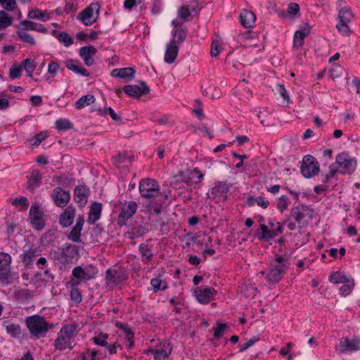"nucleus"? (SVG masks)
Instances as JSON below:
<instances>
[{"label":"nucleus","instance_id":"nucleus-1","mask_svg":"<svg viewBox=\"0 0 360 360\" xmlns=\"http://www.w3.org/2000/svg\"><path fill=\"white\" fill-rule=\"evenodd\" d=\"M139 188L141 196L149 200L147 210L150 214H159L167 200V195L160 192L158 181L149 178L143 179L140 181Z\"/></svg>","mask_w":360,"mask_h":360},{"label":"nucleus","instance_id":"nucleus-2","mask_svg":"<svg viewBox=\"0 0 360 360\" xmlns=\"http://www.w3.org/2000/svg\"><path fill=\"white\" fill-rule=\"evenodd\" d=\"M290 256L288 254L278 255L269 263L266 280L269 284H276L283 277L290 265Z\"/></svg>","mask_w":360,"mask_h":360},{"label":"nucleus","instance_id":"nucleus-3","mask_svg":"<svg viewBox=\"0 0 360 360\" xmlns=\"http://www.w3.org/2000/svg\"><path fill=\"white\" fill-rule=\"evenodd\" d=\"M25 321L31 335L37 339L54 328L53 323L47 322L44 316L37 314L27 316Z\"/></svg>","mask_w":360,"mask_h":360},{"label":"nucleus","instance_id":"nucleus-4","mask_svg":"<svg viewBox=\"0 0 360 360\" xmlns=\"http://www.w3.org/2000/svg\"><path fill=\"white\" fill-rule=\"evenodd\" d=\"M291 217L297 224V227L303 229L311 222L314 215V211L306 205H297L293 207L290 212Z\"/></svg>","mask_w":360,"mask_h":360},{"label":"nucleus","instance_id":"nucleus-5","mask_svg":"<svg viewBox=\"0 0 360 360\" xmlns=\"http://www.w3.org/2000/svg\"><path fill=\"white\" fill-rule=\"evenodd\" d=\"M261 234L258 237L259 240L269 241L278 235L283 233V224L276 221L275 219L269 220L268 225L262 224L260 225Z\"/></svg>","mask_w":360,"mask_h":360},{"label":"nucleus","instance_id":"nucleus-6","mask_svg":"<svg viewBox=\"0 0 360 360\" xmlns=\"http://www.w3.org/2000/svg\"><path fill=\"white\" fill-rule=\"evenodd\" d=\"M340 354H352L360 350V337L353 335L352 339L342 337L335 347Z\"/></svg>","mask_w":360,"mask_h":360},{"label":"nucleus","instance_id":"nucleus-7","mask_svg":"<svg viewBox=\"0 0 360 360\" xmlns=\"http://www.w3.org/2000/svg\"><path fill=\"white\" fill-rule=\"evenodd\" d=\"M138 209V205L134 201L125 202L119 213L117 224L122 227L126 226L129 220L134 215Z\"/></svg>","mask_w":360,"mask_h":360},{"label":"nucleus","instance_id":"nucleus-8","mask_svg":"<svg viewBox=\"0 0 360 360\" xmlns=\"http://www.w3.org/2000/svg\"><path fill=\"white\" fill-rule=\"evenodd\" d=\"M335 164L338 168V173L349 174L355 169L356 161L347 153H342L337 155Z\"/></svg>","mask_w":360,"mask_h":360},{"label":"nucleus","instance_id":"nucleus-9","mask_svg":"<svg viewBox=\"0 0 360 360\" xmlns=\"http://www.w3.org/2000/svg\"><path fill=\"white\" fill-rule=\"evenodd\" d=\"M319 172V164L312 155H305L302 162L301 173L305 178L316 176Z\"/></svg>","mask_w":360,"mask_h":360},{"label":"nucleus","instance_id":"nucleus-10","mask_svg":"<svg viewBox=\"0 0 360 360\" xmlns=\"http://www.w3.org/2000/svg\"><path fill=\"white\" fill-rule=\"evenodd\" d=\"M99 6L98 4H91L85 9L78 13L77 18L85 25H91L98 18Z\"/></svg>","mask_w":360,"mask_h":360},{"label":"nucleus","instance_id":"nucleus-11","mask_svg":"<svg viewBox=\"0 0 360 360\" xmlns=\"http://www.w3.org/2000/svg\"><path fill=\"white\" fill-rule=\"evenodd\" d=\"M352 18L353 14L349 7H345L340 10L338 13L339 22L336 27L342 35L347 36L350 34L351 31L348 23Z\"/></svg>","mask_w":360,"mask_h":360},{"label":"nucleus","instance_id":"nucleus-12","mask_svg":"<svg viewBox=\"0 0 360 360\" xmlns=\"http://www.w3.org/2000/svg\"><path fill=\"white\" fill-rule=\"evenodd\" d=\"M97 273L96 268L92 264L86 265L84 267L77 266L72 271V276L81 279V281L84 283L94 278Z\"/></svg>","mask_w":360,"mask_h":360},{"label":"nucleus","instance_id":"nucleus-13","mask_svg":"<svg viewBox=\"0 0 360 360\" xmlns=\"http://www.w3.org/2000/svg\"><path fill=\"white\" fill-rule=\"evenodd\" d=\"M127 278V274L122 269H110L106 271L105 281L108 286L114 287L121 282L126 281Z\"/></svg>","mask_w":360,"mask_h":360},{"label":"nucleus","instance_id":"nucleus-14","mask_svg":"<svg viewBox=\"0 0 360 360\" xmlns=\"http://www.w3.org/2000/svg\"><path fill=\"white\" fill-rule=\"evenodd\" d=\"M216 295L217 290L210 286L202 285L195 290V296L202 304H207Z\"/></svg>","mask_w":360,"mask_h":360},{"label":"nucleus","instance_id":"nucleus-15","mask_svg":"<svg viewBox=\"0 0 360 360\" xmlns=\"http://www.w3.org/2000/svg\"><path fill=\"white\" fill-rule=\"evenodd\" d=\"M124 92L133 98H140L142 95L148 94L149 86L144 82H141L140 85H126L123 87Z\"/></svg>","mask_w":360,"mask_h":360},{"label":"nucleus","instance_id":"nucleus-16","mask_svg":"<svg viewBox=\"0 0 360 360\" xmlns=\"http://www.w3.org/2000/svg\"><path fill=\"white\" fill-rule=\"evenodd\" d=\"M51 198L58 207H64L67 205L70 199V194L68 191L58 186L53 190Z\"/></svg>","mask_w":360,"mask_h":360},{"label":"nucleus","instance_id":"nucleus-17","mask_svg":"<svg viewBox=\"0 0 360 360\" xmlns=\"http://www.w3.org/2000/svg\"><path fill=\"white\" fill-rule=\"evenodd\" d=\"M30 220L32 226L37 230H41L44 226L42 214L37 205H32L30 209Z\"/></svg>","mask_w":360,"mask_h":360},{"label":"nucleus","instance_id":"nucleus-18","mask_svg":"<svg viewBox=\"0 0 360 360\" xmlns=\"http://www.w3.org/2000/svg\"><path fill=\"white\" fill-rule=\"evenodd\" d=\"M75 208L68 206L59 217V223L63 228H68L73 224L75 217Z\"/></svg>","mask_w":360,"mask_h":360},{"label":"nucleus","instance_id":"nucleus-19","mask_svg":"<svg viewBox=\"0 0 360 360\" xmlns=\"http://www.w3.org/2000/svg\"><path fill=\"white\" fill-rule=\"evenodd\" d=\"M89 194L90 190L87 186H77L74 191V199L82 207L86 204Z\"/></svg>","mask_w":360,"mask_h":360},{"label":"nucleus","instance_id":"nucleus-20","mask_svg":"<svg viewBox=\"0 0 360 360\" xmlns=\"http://www.w3.org/2000/svg\"><path fill=\"white\" fill-rule=\"evenodd\" d=\"M172 351V347L167 340L161 342L155 347V360H166Z\"/></svg>","mask_w":360,"mask_h":360},{"label":"nucleus","instance_id":"nucleus-21","mask_svg":"<svg viewBox=\"0 0 360 360\" xmlns=\"http://www.w3.org/2000/svg\"><path fill=\"white\" fill-rule=\"evenodd\" d=\"M27 188L31 192L34 191L41 184L42 174L37 169L31 172L30 176H27Z\"/></svg>","mask_w":360,"mask_h":360},{"label":"nucleus","instance_id":"nucleus-22","mask_svg":"<svg viewBox=\"0 0 360 360\" xmlns=\"http://www.w3.org/2000/svg\"><path fill=\"white\" fill-rule=\"evenodd\" d=\"M84 224V215H80L77 219L76 224L72 227L71 231L68 235V238L75 243H78L81 241V232L83 229V226Z\"/></svg>","mask_w":360,"mask_h":360},{"label":"nucleus","instance_id":"nucleus-23","mask_svg":"<svg viewBox=\"0 0 360 360\" xmlns=\"http://www.w3.org/2000/svg\"><path fill=\"white\" fill-rule=\"evenodd\" d=\"M37 257V248H30L27 251H25L20 255V257L22 264L26 269H30L33 267L34 261Z\"/></svg>","mask_w":360,"mask_h":360},{"label":"nucleus","instance_id":"nucleus-24","mask_svg":"<svg viewBox=\"0 0 360 360\" xmlns=\"http://www.w3.org/2000/svg\"><path fill=\"white\" fill-rule=\"evenodd\" d=\"M76 253L77 250L75 247L68 245L61 250L57 259L62 264H68L72 262Z\"/></svg>","mask_w":360,"mask_h":360},{"label":"nucleus","instance_id":"nucleus-25","mask_svg":"<svg viewBox=\"0 0 360 360\" xmlns=\"http://www.w3.org/2000/svg\"><path fill=\"white\" fill-rule=\"evenodd\" d=\"M179 46L172 42H169L166 45L164 60L166 63H173L179 53Z\"/></svg>","mask_w":360,"mask_h":360},{"label":"nucleus","instance_id":"nucleus-26","mask_svg":"<svg viewBox=\"0 0 360 360\" xmlns=\"http://www.w3.org/2000/svg\"><path fill=\"white\" fill-rule=\"evenodd\" d=\"M102 210V204L94 202L90 206V210L89 212V216L87 219V222L89 224H94L96 221H98L101 214Z\"/></svg>","mask_w":360,"mask_h":360},{"label":"nucleus","instance_id":"nucleus-27","mask_svg":"<svg viewBox=\"0 0 360 360\" xmlns=\"http://www.w3.org/2000/svg\"><path fill=\"white\" fill-rule=\"evenodd\" d=\"M240 23L245 27H251L255 22V15L252 11L243 10L240 15Z\"/></svg>","mask_w":360,"mask_h":360},{"label":"nucleus","instance_id":"nucleus-28","mask_svg":"<svg viewBox=\"0 0 360 360\" xmlns=\"http://www.w3.org/2000/svg\"><path fill=\"white\" fill-rule=\"evenodd\" d=\"M229 190V186L226 183L219 181L213 188H211L210 193L213 196V198L219 195H224V199H226V193H228Z\"/></svg>","mask_w":360,"mask_h":360},{"label":"nucleus","instance_id":"nucleus-29","mask_svg":"<svg viewBox=\"0 0 360 360\" xmlns=\"http://www.w3.org/2000/svg\"><path fill=\"white\" fill-rule=\"evenodd\" d=\"M13 282L11 265L0 266V283L3 285H8Z\"/></svg>","mask_w":360,"mask_h":360},{"label":"nucleus","instance_id":"nucleus-30","mask_svg":"<svg viewBox=\"0 0 360 360\" xmlns=\"http://www.w3.org/2000/svg\"><path fill=\"white\" fill-rule=\"evenodd\" d=\"M172 39L170 41L176 45L182 44L186 38L187 30L186 28H176L172 31Z\"/></svg>","mask_w":360,"mask_h":360},{"label":"nucleus","instance_id":"nucleus-31","mask_svg":"<svg viewBox=\"0 0 360 360\" xmlns=\"http://www.w3.org/2000/svg\"><path fill=\"white\" fill-rule=\"evenodd\" d=\"M6 332L13 338H19L21 335V328L19 324L11 323L8 321L4 322Z\"/></svg>","mask_w":360,"mask_h":360},{"label":"nucleus","instance_id":"nucleus-32","mask_svg":"<svg viewBox=\"0 0 360 360\" xmlns=\"http://www.w3.org/2000/svg\"><path fill=\"white\" fill-rule=\"evenodd\" d=\"M310 32L309 26H306L302 30H297L294 35V46H302L304 44V39Z\"/></svg>","mask_w":360,"mask_h":360},{"label":"nucleus","instance_id":"nucleus-33","mask_svg":"<svg viewBox=\"0 0 360 360\" xmlns=\"http://www.w3.org/2000/svg\"><path fill=\"white\" fill-rule=\"evenodd\" d=\"M247 204L249 207H252L255 204L258 206L261 207L263 209H266L270 203L268 200H265L264 198L262 196H250L247 199Z\"/></svg>","mask_w":360,"mask_h":360},{"label":"nucleus","instance_id":"nucleus-34","mask_svg":"<svg viewBox=\"0 0 360 360\" xmlns=\"http://www.w3.org/2000/svg\"><path fill=\"white\" fill-rule=\"evenodd\" d=\"M95 101V98L91 94L82 96L75 102V106L76 109L80 110L86 106L89 105Z\"/></svg>","mask_w":360,"mask_h":360},{"label":"nucleus","instance_id":"nucleus-35","mask_svg":"<svg viewBox=\"0 0 360 360\" xmlns=\"http://www.w3.org/2000/svg\"><path fill=\"white\" fill-rule=\"evenodd\" d=\"M66 68L75 74L81 75L84 77H88L89 75V72L86 68L74 64L72 60H68L66 62Z\"/></svg>","mask_w":360,"mask_h":360},{"label":"nucleus","instance_id":"nucleus-36","mask_svg":"<svg viewBox=\"0 0 360 360\" xmlns=\"http://www.w3.org/2000/svg\"><path fill=\"white\" fill-rule=\"evenodd\" d=\"M139 250L143 260L148 262L151 260L153 257V254L151 251V246L146 243H141L139 246Z\"/></svg>","mask_w":360,"mask_h":360},{"label":"nucleus","instance_id":"nucleus-37","mask_svg":"<svg viewBox=\"0 0 360 360\" xmlns=\"http://www.w3.org/2000/svg\"><path fill=\"white\" fill-rule=\"evenodd\" d=\"M30 19H37L42 21H47L50 18L49 13L40 9H32L27 15Z\"/></svg>","mask_w":360,"mask_h":360},{"label":"nucleus","instance_id":"nucleus-38","mask_svg":"<svg viewBox=\"0 0 360 360\" xmlns=\"http://www.w3.org/2000/svg\"><path fill=\"white\" fill-rule=\"evenodd\" d=\"M77 327L75 325H65L60 329V335L63 336L65 339L70 340L75 335Z\"/></svg>","mask_w":360,"mask_h":360},{"label":"nucleus","instance_id":"nucleus-39","mask_svg":"<svg viewBox=\"0 0 360 360\" xmlns=\"http://www.w3.org/2000/svg\"><path fill=\"white\" fill-rule=\"evenodd\" d=\"M150 285L153 287V291L154 292L164 290L167 288L166 281L162 280L160 277L152 278L150 280Z\"/></svg>","mask_w":360,"mask_h":360},{"label":"nucleus","instance_id":"nucleus-40","mask_svg":"<svg viewBox=\"0 0 360 360\" xmlns=\"http://www.w3.org/2000/svg\"><path fill=\"white\" fill-rule=\"evenodd\" d=\"M13 18L4 11H0V29H6L12 25Z\"/></svg>","mask_w":360,"mask_h":360},{"label":"nucleus","instance_id":"nucleus-41","mask_svg":"<svg viewBox=\"0 0 360 360\" xmlns=\"http://www.w3.org/2000/svg\"><path fill=\"white\" fill-rule=\"evenodd\" d=\"M188 178L187 180H191V182L193 181L198 184L204 178V174L198 168H194L193 169H188Z\"/></svg>","mask_w":360,"mask_h":360},{"label":"nucleus","instance_id":"nucleus-42","mask_svg":"<svg viewBox=\"0 0 360 360\" xmlns=\"http://www.w3.org/2000/svg\"><path fill=\"white\" fill-rule=\"evenodd\" d=\"M348 278L340 271L333 272L329 277V281L334 284L347 282Z\"/></svg>","mask_w":360,"mask_h":360},{"label":"nucleus","instance_id":"nucleus-43","mask_svg":"<svg viewBox=\"0 0 360 360\" xmlns=\"http://www.w3.org/2000/svg\"><path fill=\"white\" fill-rule=\"evenodd\" d=\"M17 35L18 39L25 43L29 44L32 46L35 45L36 44L34 37L24 30L17 31Z\"/></svg>","mask_w":360,"mask_h":360},{"label":"nucleus","instance_id":"nucleus-44","mask_svg":"<svg viewBox=\"0 0 360 360\" xmlns=\"http://www.w3.org/2000/svg\"><path fill=\"white\" fill-rule=\"evenodd\" d=\"M55 124L58 131H66L73 127L72 123L68 119H58L56 121Z\"/></svg>","mask_w":360,"mask_h":360},{"label":"nucleus","instance_id":"nucleus-45","mask_svg":"<svg viewBox=\"0 0 360 360\" xmlns=\"http://www.w3.org/2000/svg\"><path fill=\"white\" fill-rule=\"evenodd\" d=\"M354 285V280H347V282L343 283V285H342L339 290L340 295L342 296H347L352 291Z\"/></svg>","mask_w":360,"mask_h":360},{"label":"nucleus","instance_id":"nucleus-46","mask_svg":"<svg viewBox=\"0 0 360 360\" xmlns=\"http://www.w3.org/2000/svg\"><path fill=\"white\" fill-rule=\"evenodd\" d=\"M96 52L97 49L93 46H83L79 49V55L81 58H93V56L96 55Z\"/></svg>","mask_w":360,"mask_h":360},{"label":"nucleus","instance_id":"nucleus-47","mask_svg":"<svg viewBox=\"0 0 360 360\" xmlns=\"http://www.w3.org/2000/svg\"><path fill=\"white\" fill-rule=\"evenodd\" d=\"M58 40L63 43L66 47L70 46L73 44V39L67 32H60L56 36Z\"/></svg>","mask_w":360,"mask_h":360},{"label":"nucleus","instance_id":"nucleus-48","mask_svg":"<svg viewBox=\"0 0 360 360\" xmlns=\"http://www.w3.org/2000/svg\"><path fill=\"white\" fill-rule=\"evenodd\" d=\"M118 72H120V78L129 80L134 77L135 70L133 68H119Z\"/></svg>","mask_w":360,"mask_h":360},{"label":"nucleus","instance_id":"nucleus-49","mask_svg":"<svg viewBox=\"0 0 360 360\" xmlns=\"http://www.w3.org/2000/svg\"><path fill=\"white\" fill-rule=\"evenodd\" d=\"M70 340L65 339L61 335H58V338L55 340L54 346L56 349L64 350L67 348V345Z\"/></svg>","mask_w":360,"mask_h":360},{"label":"nucleus","instance_id":"nucleus-50","mask_svg":"<svg viewBox=\"0 0 360 360\" xmlns=\"http://www.w3.org/2000/svg\"><path fill=\"white\" fill-rule=\"evenodd\" d=\"M290 200L288 196L281 195L278 199L277 209L281 212H283L288 207Z\"/></svg>","mask_w":360,"mask_h":360},{"label":"nucleus","instance_id":"nucleus-51","mask_svg":"<svg viewBox=\"0 0 360 360\" xmlns=\"http://www.w3.org/2000/svg\"><path fill=\"white\" fill-rule=\"evenodd\" d=\"M127 160L131 161L130 158L127 156V153H120L117 156L112 158L113 164L117 167H120V165L126 162Z\"/></svg>","mask_w":360,"mask_h":360},{"label":"nucleus","instance_id":"nucleus-52","mask_svg":"<svg viewBox=\"0 0 360 360\" xmlns=\"http://www.w3.org/2000/svg\"><path fill=\"white\" fill-rule=\"evenodd\" d=\"M23 64H24L25 70L27 72L28 76L29 77H32V73H33V72L34 71V70L36 68V63H35V62L33 60L30 59V58H26L23 61Z\"/></svg>","mask_w":360,"mask_h":360},{"label":"nucleus","instance_id":"nucleus-53","mask_svg":"<svg viewBox=\"0 0 360 360\" xmlns=\"http://www.w3.org/2000/svg\"><path fill=\"white\" fill-rule=\"evenodd\" d=\"M13 206H20V210H25L28 207V201L25 197L16 198L12 200Z\"/></svg>","mask_w":360,"mask_h":360},{"label":"nucleus","instance_id":"nucleus-54","mask_svg":"<svg viewBox=\"0 0 360 360\" xmlns=\"http://www.w3.org/2000/svg\"><path fill=\"white\" fill-rule=\"evenodd\" d=\"M77 9L76 0H66L63 11L67 14L75 12Z\"/></svg>","mask_w":360,"mask_h":360},{"label":"nucleus","instance_id":"nucleus-55","mask_svg":"<svg viewBox=\"0 0 360 360\" xmlns=\"http://www.w3.org/2000/svg\"><path fill=\"white\" fill-rule=\"evenodd\" d=\"M71 300L76 304H79L82 300V296L80 290L77 288H72L70 290Z\"/></svg>","mask_w":360,"mask_h":360},{"label":"nucleus","instance_id":"nucleus-56","mask_svg":"<svg viewBox=\"0 0 360 360\" xmlns=\"http://www.w3.org/2000/svg\"><path fill=\"white\" fill-rule=\"evenodd\" d=\"M191 13L189 6L186 5L181 6L178 10V16L184 20H187Z\"/></svg>","mask_w":360,"mask_h":360},{"label":"nucleus","instance_id":"nucleus-57","mask_svg":"<svg viewBox=\"0 0 360 360\" xmlns=\"http://www.w3.org/2000/svg\"><path fill=\"white\" fill-rule=\"evenodd\" d=\"M226 325L225 323H217V326L213 328L214 336L216 339H219L223 335Z\"/></svg>","mask_w":360,"mask_h":360},{"label":"nucleus","instance_id":"nucleus-58","mask_svg":"<svg viewBox=\"0 0 360 360\" xmlns=\"http://www.w3.org/2000/svg\"><path fill=\"white\" fill-rule=\"evenodd\" d=\"M277 91L287 104L292 103V101L290 99V96L283 84H278L277 87Z\"/></svg>","mask_w":360,"mask_h":360},{"label":"nucleus","instance_id":"nucleus-59","mask_svg":"<svg viewBox=\"0 0 360 360\" xmlns=\"http://www.w3.org/2000/svg\"><path fill=\"white\" fill-rule=\"evenodd\" d=\"M3 8L8 11H13L17 6L15 0H1Z\"/></svg>","mask_w":360,"mask_h":360},{"label":"nucleus","instance_id":"nucleus-60","mask_svg":"<svg viewBox=\"0 0 360 360\" xmlns=\"http://www.w3.org/2000/svg\"><path fill=\"white\" fill-rule=\"evenodd\" d=\"M21 66L13 65L10 69L9 76L13 79L19 78L21 76Z\"/></svg>","mask_w":360,"mask_h":360},{"label":"nucleus","instance_id":"nucleus-61","mask_svg":"<svg viewBox=\"0 0 360 360\" xmlns=\"http://www.w3.org/2000/svg\"><path fill=\"white\" fill-rule=\"evenodd\" d=\"M148 231L145 226H139L131 230V234L134 238H139L143 236Z\"/></svg>","mask_w":360,"mask_h":360},{"label":"nucleus","instance_id":"nucleus-62","mask_svg":"<svg viewBox=\"0 0 360 360\" xmlns=\"http://www.w3.org/2000/svg\"><path fill=\"white\" fill-rule=\"evenodd\" d=\"M11 263V256L3 252H0V266H9Z\"/></svg>","mask_w":360,"mask_h":360},{"label":"nucleus","instance_id":"nucleus-63","mask_svg":"<svg viewBox=\"0 0 360 360\" xmlns=\"http://www.w3.org/2000/svg\"><path fill=\"white\" fill-rule=\"evenodd\" d=\"M283 226L285 225L290 231H294L296 229V222L294 221L292 217H291L290 214H289L288 217L284 219L283 222Z\"/></svg>","mask_w":360,"mask_h":360},{"label":"nucleus","instance_id":"nucleus-64","mask_svg":"<svg viewBox=\"0 0 360 360\" xmlns=\"http://www.w3.org/2000/svg\"><path fill=\"white\" fill-rule=\"evenodd\" d=\"M20 25L23 27L25 30H34L36 29L37 22L30 21L27 20H23L20 22Z\"/></svg>","mask_w":360,"mask_h":360}]
</instances>
